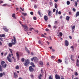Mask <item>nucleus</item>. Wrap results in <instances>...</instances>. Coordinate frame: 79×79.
I'll return each instance as SVG.
<instances>
[{
    "mask_svg": "<svg viewBox=\"0 0 79 79\" xmlns=\"http://www.w3.org/2000/svg\"><path fill=\"white\" fill-rule=\"evenodd\" d=\"M31 66H33V67H35V65H34V63H33V62L31 63Z\"/></svg>",
    "mask_w": 79,
    "mask_h": 79,
    "instance_id": "nucleus-23",
    "label": "nucleus"
},
{
    "mask_svg": "<svg viewBox=\"0 0 79 79\" xmlns=\"http://www.w3.org/2000/svg\"><path fill=\"white\" fill-rule=\"evenodd\" d=\"M71 12H69V15H71Z\"/></svg>",
    "mask_w": 79,
    "mask_h": 79,
    "instance_id": "nucleus-63",
    "label": "nucleus"
},
{
    "mask_svg": "<svg viewBox=\"0 0 79 79\" xmlns=\"http://www.w3.org/2000/svg\"><path fill=\"white\" fill-rule=\"evenodd\" d=\"M16 55L18 59L19 60V52H16Z\"/></svg>",
    "mask_w": 79,
    "mask_h": 79,
    "instance_id": "nucleus-13",
    "label": "nucleus"
},
{
    "mask_svg": "<svg viewBox=\"0 0 79 79\" xmlns=\"http://www.w3.org/2000/svg\"><path fill=\"white\" fill-rule=\"evenodd\" d=\"M69 18H70V17H69L67 16L66 17V20L67 21H69Z\"/></svg>",
    "mask_w": 79,
    "mask_h": 79,
    "instance_id": "nucleus-22",
    "label": "nucleus"
},
{
    "mask_svg": "<svg viewBox=\"0 0 79 79\" xmlns=\"http://www.w3.org/2000/svg\"><path fill=\"white\" fill-rule=\"evenodd\" d=\"M11 54H9V55L7 56V58L8 60V61L10 62V63H11L12 62V61L11 60V59L10 58V57H11Z\"/></svg>",
    "mask_w": 79,
    "mask_h": 79,
    "instance_id": "nucleus-3",
    "label": "nucleus"
},
{
    "mask_svg": "<svg viewBox=\"0 0 79 79\" xmlns=\"http://www.w3.org/2000/svg\"><path fill=\"white\" fill-rule=\"evenodd\" d=\"M52 12L51 11H48V16L49 17H52Z\"/></svg>",
    "mask_w": 79,
    "mask_h": 79,
    "instance_id": "nucleus-8",
    "label": "nucleus"
},
{
    "mask_svg": "<svg viewBox=\"0 0 79 79\" xmlns=\"http://www.w3.org/2000/svg\"><path fill=\"white\" fill-rule=\"evenodd\" d=\"M79 16V12L77 11L76 13V17H77V16Z\"/></svg>",
    "mask_w": 79,
    "mask_h": 79,
    "instance_id": "nucleus-18",
    "label": "nucleus"
},
{
    "mask_svg": "<svg viewBox=\"0 0 79 79\" xmlns=\"http://www.w3.org/2000/svg\"><path fill=\"white\" fill-rule=\"evenodd\" d=\"M76 65L77 66H78V67L79 66V64H78V63H76Z\"/></svg>",
    "mask_w": 79,
    "mask_h": 79,
    "instance_id": "nucleus-50",
    "label": "nucleus"
},
{
    "mask_svg": "<svg viewBox=\"0 0 79 79\" xmlns=\"http://www.w3.org/2000/svg\"><path fill=\"white\" fill-rule=\"evenodd\" d=\"M8 54V52H6L5 53V54H4V56H6Z\"/></svg>",
    "mask_w": 79,
    "mask_h": 79,
    "instance_id": "nucleus-57",
    "label": "nucleus"
},
{
    "mask_svg": "<svg viewBox=\"0 0 79 79\" xmlns=\"http://www.w3.org/2000/svg\"><path fill=\"white\" fill-rule=\"evenodd\" d=\"M79 59H77V63H78V62H79Z\"/></svg>",
    "mask_w": 79,
    "mask_h": 79,
    "instance_id": "nucleus-64",
    "label": "nucleus"
},
{
    "mask_svg": "<svg viewBox=\"0 0 79 79\" xmlns=\"http://www.w3.org/2000/svg\"><path fill=\"white\" fill-rule=\"evenodd\" d=\"M14 76L15 78H16V77H18V74H17L16 72L14 73Z\"/></svg>",
    "mask_w": 79,
    "mask_h": 79,
    "instance_id": "nucleus-10",
    "label": "nucleus"
},
{
    "mask_svg": "<svg viewBox=\"0 0 79 79\" xmlns=\"http://www.w3.org/2000/svg\"><path fill=\"white\" fill-rule=\"evenodd\" d=\"M21 61L23 62H24V58H22L21 59Z\"/></svg>",
    "mask_w": 79,
    "mask_h": 79,
    "instance_id": "nucleus-37",
    "label": "nucleus"
},
{
    "mask_svg": "<svg viewBox=\"0 0 79 79\" xmlns=\"http://www.w3.org/2000/svg\"><path fill=\"white\" fill-rule=\"evenodd\" d=\"M7 5V4H3L2 6H6V5Z\"/></svg>",
    "mask_w": 79,
    "mask_h": 79,
    "instance_id": "nucleus-53",
    "label": "nucleus"
},
{
    "mask_svg": "<svg viewBox=\"0 0 79 79\" xmlns=\"http://www.w3.org/2000/svg\"><path fill=\"white\" fill-rule=\"evenodd\" d=\"M9 50L10 51L11 53H13V50H12L11 49H9Z\"/></svg>",
    "mask_w": 79,
    "mask_h": 79,
    "instance_id": "nucleus-29",
    "label": "nucleus"
},
{
    "mask_svg": "<svg viewBox=\"0 0 79 79\" xmlns=\"http://www.w3.org/2000/svg\"><path fill=\"white\" fill-rule=\"evenodd\" d=\"M45 31H49V29H48V28H46L45 29Z\"/></svg>",
    "mask_w": 79,
    "mask_h": 79,
    "instance_id": "nucleus-55",
    "label": "nucleus"
},
{
    "mask_svg": "<svg viewBox=\"0 0 79 79\" xmlns=\"http://www.w3.org/2000/svg\"><path fill=\"white\" fill-rule=\"evenodd\" d=\"M44 19L45 21H47V20L48 19V17L47 16V15H45L44 16Z\"/></svg>",
    "mask_w": 79,
    "mask_h": 79,
    "instance_id": "nucleus-12",
    "label": "nucleus"
},
{
    "mask_svg": "<svg viewBox=\"0 0 79 79\" xmlns=\"http://www.w3.org/2000/svg\"><path fill=\"white\" fill-rule=\"evenodd\" d=\"M70 48H72V50H73V51H74V47H73V46H71Z\"/></svg>",
    "mask_w": 79,
    "mask_h": 79,
    "instance_id": "nucleus-34",
    "label": "nucleus"
},
{
    "mask_svg": "<svg viewBox=\"0 0 79 79\" xmlns=\"http://www.w3.org/2000/svg\"><path fill=\"white\" fill-rule=\"evenodd\" d=\"M38 43L39 44H41V42H40V40H39V41H38Z\"/></svg>",
    "mask_w": 79,
    "mask_h": 79,
    "instance_id": "nucleus-52",
    "label": "nucleus"
},
{
    "mask_svg": "<svg viewBox=\"0 0 79 79\" xmlns=\"http://www.w3.org/2000/svg\"><path fill=\"white\" fill-rule=\"evenodd\" d=\"M3 76V73H0V77H2Z\"/></svg>",
    "mask_w": 79,
    "mask_h": 79,
    "instance_id": "nucleus-33",
    "label": "nucleus"
},
{
    "mask_svg": "<svg viewBox=\"0 0 79 79\" xmlns=\"http://www.w3.org/2000/svg\"><path fill=\"white\" fill-rule=\"evenodd\" d=\"M61 11H59L58 14L59 15H61Z\"/></svg>",
    "mask_w": 79,
    "mask_h": 79,
    "instance_id": "nucleus-51",
    "label": "nucleus"
},
{
    "mask_svg": "<svg viewBox=\"0 0 79 79\" xmlns=\"http://www.w3.org/2000/svg\"><path fill=\"white\" fill-rule=\"evenodd\" d=\"M15 15H16V14H13L12 15V17L14 18H15V19H16V16H15Z\"/></svg>",
    "mask_w": 79,
    "mask_h": 79,
    "instance_id": "nucleus-20",
    "label": "nucleus"
},
{
    "mask_svg": "<svg viewBox=\"0 0 79 79\" xmlns=\"http://www.w3.org/2000/svg\"><path fill=\"white\" fill-rule=\"evenodd\" d=\"M22 14L23 15H24V16H27V14L26 13H22Z\"/></svg>",
    "mask_w": 79,
    "mask_h": 79,
    "instance_id": "nucleus-41",
    "label": "nucleus"
},
{
    "mask_svg": "<svg viewBox=\"0 0 79 79\" xmlns=\"http://www.w3.org/2000/svg\"><path fill=\"white\" fill-rule=\"evenodd\" d=\"M13 39H12L11 40V43H12V41H13V43H15V45L16 44V38L15 37V36H13Z\"/></svg>",
    "mask_w": 79,
    "mask_h": 79,
    "instance_id": "nucleus-7",
    "label": "nucleus"
},
{
    "mask_svg": "<svg viewBox=\"0 0 79 79\" xmlns=\"http://www.w3.org/2000/svg\"><path fill=\"white\" fill-rule=\"evenodd\" d=\"M55 8H56V9L57 8V7H58V5L56 3L55 4Z\"/></svg>",
    "mask_w": 79,
    "mask_h": 79,
    "instance_id": "nucleus-27",
    "label": "nucleus"
},
{
    "mask_svg": "<svg viewBox=\"0 0 79 79\" xmlns=\"http://www.w3.org/2000/svg\"><path fill=\"white\" fill-rule=\"evenodd\" d=\"M21 18L22 19H24V20H25V18H24V17H23V16H21Z\"/></svg>",
    "mask_w": 79,
    "mask_h": 79,
    "instance_id": "nucleus-39",
    "label": "nucleus"
},
{
    "mask_svg": "<svg viewBox=\"0 0 79 79\" xmlns=\"http://www.w3.org/2000/svg\"><path fill=\"white\" fill-rule=\"evenodd\" d=\"M23 26V28L24 29H28V27H27V26L26 25H22Z\"/></svg>",
    "mask_w": 79,
    "mask_h": 79,
    "instance_id": "nucleus-17",
    "label": "nucleus"
},
{
    "mask_svg": "<svg viewBox=\"0 0 79 79\" xmlns=\"http://www.w3.org/2000/svg\"><path fill=\"white\" fill-rule=\"evenodd\" d=\"M67 5H69L70 4V2L69 1H67Z\"/></svg>",
    "mask_w": 79,
    "mask_h": 79,
    "instance_id": "nucleus-30",
    "label": "nucleus"
},
{
    "mask_svg": "<svg viewBox=\"0 0 79 79\" xmlns=\"http://www.w3.org/2000/svg\"><path fill=\"white\" fill-rule=\"evenodd\" d=\"M0 40L1 41H2V42H3V38H0Z\"/></svg>",
    "mask_w": 79,
    "mask_h": 79,
    "instance_id": "nucleus-60",
    "label": "nucleus"
},
{
    "mask_svg": "<svg viewBox=\"0 0 79 79\" xmlns=\"http://www.w3.org/2000/svg\"><path fill=\"white\" fill-rule=\"evenodd\" d=\"M16 69H19V66L18 65H17L15 67Z\"/></svg>",
    "mask_w": 79,
    "mask_h": 79,
    "instance_id": "nucleus-38",
    "label": "nucleus"
},
{
    "mask_svg": "<svg viewBox=\"0 0 79 79\" xmlns=\"http://www.w3.org/2000/svg\"><path fill=\"white\" fill-rule=\"evenodd\" d=\"M59 35L60 36H63V33L61 32H60L59 33Z\"/></svg>",
    "mask_w": 79,
    "mask_h": 79,
    "instance_id": "nucleus-31",
    "label": "nucleus"
},
{
    "mask_svg": "<svg viewBox=\"0 0 79 79\" xmlns=\"http://www.w3.org/2000/svg\"><path fill=\"white\" fill-rule=\"evenodd\" d=\"M34 7L35 8H37V6L36 5H35L34 6Z\"/></svg>",
    "mask_w": 79,
    "mask_h": 79,
    "instance_id": "nucleus-48",
    "label": "nucleus"
},
{
    "mask_svg": "<svg viewBox=\"0 0 79 79\" xmlns=\"http://www.w3.org/2000/svg\"><path fill=\"white\" fill-rule=\"evenodd\" d=\"M31 60L32 61H34L35 63H37L38 62V61H39V60H38V58L37 57H33L31 59Z\"/></svg>",
    "mask_w": 79,
    "mask_h": 79,
    "instance_id": "nucleus-1",
    "label": "nucleus"
},
{
    "mask_svg": "<svg viewBox=\"0 0 79 79\" xmlns=\"http://www.w3.org/2000/svg\"><path fill=\"white\" fill-rule=\"evenodd\" d=\"M33 19L34 20H37V18L36 17H35L33 18Z\"/></svg>",
    "mask_w": 79,
    "mask_h": 79,
    "instance_id": "nucleus-44",
    "label": "nucleus"
},
{
    "mask_svg": "<svg viewBox=\"0 0 79 79\" xmlns=\"http://www.w3.org/2000/svg\"><path fill=\"white\" fill-rule=\"evenodd\" d=\"M33 28H31V27H30L29 29L30 31H32V29H33Z\"/></svg>",
    "mask_w": 79,
    "mask_h": 79,
    "instance_id": "nucleus-58",
    "label": "nucleus"
},
{
    "mask_svg": "<svg viewBox=\"0 0 79 79\" xmlns=\"http://www.w3.org/2000/svg\"><path fill=\"white\" fill-rule=\"evenodd\" d=\"M55 78L56 79H60V75H58L56 74L55 75Z\"/></svg>",
    "mask_w": 79,
    "mask_h": 79,
    "instance_id": "nucleus-14",
    "label": "nucleus"
},
{
    "mask_svg": "<svg viewBox=\"0 0 79 79\" xmlns=\"http://www.w3.org/2000/svg\"><path fill=\"white\" fill-rule=\"evenodd\" d=\"M49 79H53V78H52V76H50L49 77Z\"/></svg>",
    "mask_w": 79,
    "mask_h": 79,
    "instance_id": "nucleus-54",
    "label": "nucleus"
},
{
    "mask_svg": "<svg viewBox=\"0 0 79 79\" xmlns=\"http://www.w3.org/2000/svg\"><path fill=\"white\" fill-rule=\"evenodd\" d=\"M74 56L73 55H71L70 56V59L72 61L74 62V61H75V59L73 58V57H74Z\"/></svg>",
    "mask_w": 79,
    "mask_h": 79,
    "instance_id": "nucleus-5",
    "label": "nucleus"
},
{
    "mask_svg": "<svg viewBox=\"0 0 79 79\" xmlns=\"http://www.w3.org/2000/svg\"><path fill=\"white\" fill-rule=\"evenodd\" d=\"M53 29H56L57 28V27L56 26H54L53 27Z\"/></svg>",
    "mask_w": 79,
    "mask_h": 79,
    "instance_id": "nucleus-43",
    "label": "nucleus"
},
{
    "mask_svg": "<svg viewBox=\"0 0 79 79\" xmlns=\"http://www.w3.org/2000/svg\"><path fill=\"white\" fill-rule=\"evenodd\" d=\"M41 37H45V36L44 34H42L41 35Z\"/></svg>",
    "mask_w": 79,
    "mask_h": 79,
    "instance_id": "nucleus-49",
    "label": "nucleus"
},
{
    "mask_svg": "<svg viewBox=\"0 0 79 79\" xmlns=\"http://www.w3.org/2000/svg\"><path fill=\"white\" fill-rule=\"evenodd\" d=\"M29 61V59H27V60L25 61L24 63V65L25 66H27V65H28V64H29V63H30Z\"/></svg>",
    "mask_w": 79,
    "mask_h": 79,
    "instance_id": "nucleus-2",
    "label": "nucleus"
},
{
    "mask_svg": "<svg viewBox=\"0 0 79 79\" xmlns=\"http://www.w3.org/2000/svg\"><path fill=\"white\" fill-rule=\"evenodd\" d=\"M73 11L75 12V11H76V9L74 8H73Z\"/></svg>",
    "mask_w": 79,
    "mask_h": 79,
    "instance_id": "nucleus-47",
    "label": "nucleus"
},
{
    "mask_svg": "<svg viewBox=\"0 0 79 79\" xmlns=\"http://www.w3.org/2000/svg\"><path fill=\"white\" fill-rule=\"evenodd\" d=\"M5 37V35L4 34L1 35V37Z\"/></svg>",
    "mask_w": 79,
    "mask_h": 79,
    "instance_id": "nucleus-25",
    "label": "nucleus"
},
{
    "mask_svg": "<svg viewBox=\"0 0 79 79\" xmlns=\"http://www.w3.org/2000/svg\"><path fill=\"white\" fill-rule=\"evenodd\" d=\"M1 0H0V1ZM3 3V2L2 1H0V4H1V3Z\"/></svg>",
    "mask_w": 79,
    "mask_h": 79,
    "instance_id": "nucleus-61",
    "label": "nucleus"
},
{
    "mask_svg": "<svg viewBox=\"0 0 79 79\" xmlns=\"http://www.w3.org/2000/svg\"><path fill=\"white\" fill-rule=\"evenodd\" d=\"M55 58V56H52L51 57V58H52V59H53V58Z\"/></svg>",
    "mask_w": 79,
    "mask_h": 79,
    "instance_id": "nucleus-42",
    "label": "nucleus"
},
{
    "mask_svg": "<svg viewBox=\"0 0 79 79\" xmlns=\"http://www.w3.org/2000/svg\"><path fill=\"white\" fill-rule=\"evenodd\" d=\"M55 11H56V9H53V12H55Z\"/></svg>",
    "mask_w": 79,
    "mask_h": 79,
    "instance_id": "nucleus-56",
    "label": "nucleus"
},
{
    "mask_svg": "<svg viewBox=\"0 0 79 79\" xmlns=\"http://www.w3.org/2000/svg\"><path fill=\"white\" fill-rule=\"evenodd\" d=\"M25 49L26 51H27V52L28 53H30V51L28 50V49H27V48L26 47H25Z\"/></svg>",
    "mask_w": 79,
    "mask_h": 79,
    "instance_id": "nucleus-16",
    "label": "nucleus"
},
{
    "mask_svg": "<svg viewBox=\"0 0 79 79\" xmlns=\"http://www.w3.org/2000/svg\"><path fill=\"white\" fill-rule=\"evenodd\" d=\"M30 14L31 15H33V12H30Z\"/></svg>",
    "mask_w": 79,
    "mask_h": 79,
    "instance_id": "nucleus-59",
    "label": "nucleus"
},
{
    "mask_svg": "<svg viewBox=\"0 0 79 79\" xmlns=\"http://www.w3.org/2000/svg\"><path fill=\"white\" fill-rule=\"evenodd\" d=\"M3 30H4L6 32H8V29L6 28V27H4L3 28Z\"/></svg>",
    "mask_w": 79,
    "mask_h": 79,
    "instance_id": "nucleus-11",
    "label": "nucleus"
},
{
    "mask_svg": "<svg viewBox=\"0 0 79 79\" xmlns=\"http://www.w3.org/2000/svg\"><path fill=\"white\" fill-rule=\"evenodd\" d=\"M69 38L70 39H72V37L71 36H69Z\"/></svg>",
    "mask_w": 79,
    "mask_h": 79,
    "instance_id": "nucleus-62",
    "label": "nucleus"
},
{
    "mask_svg": "<svg viewBox=\"0 0 79 79\" xmlns=\"http://www.w3.org/2000/svg\"><path fill=\"white\" fill-rule=\"evenodd\" d=\"M5 63V62L4 61H2L1 62V65H2V64H4Z\"/></svg>",
    "mask_w": 79,
    "mask_h": 79,
    "instance_id": "nucleus-24",
    "label": "nucleus"
},
{
    "mask_svg": "<svg viewBox=\"0 0 79 79\" xmlns=\"http://www.w3.org/2000/svg\"><path fill=\"white\" fill-rule=\"evenodd\" d=\"M58 61H59L60 63H61V62H62V60H60V59H59L58 60Z\"/></svg>",
    "mask_w": 79,
    "mask_h": 79,
    "instance_id": "nucleus-36",
    "label": "nucleus"
},
{
    "mask_svg": "<svg viewBox=\"0 0 79 79\" xmlns=\"http://www.w3.org/2000/svg\"><path fill=\"white\" fill-rule=\"evenodd\" d=\"M2 69H3L2 66L1 65H0V71H1V72H2V71H3V70Z\"/></svg>",
    "mask_w": 79,
    "mask_h": 79,
    "instance_id": "nucleus-21",
    "label": "nucleus"
},
{
    "mask_svg": "<svg viewBox=\"0 0 79 79\" xmlns=\"http://www.w3.org/2000/svg\"><path fill=\"white\" fill-rule=\"evenodd\" d=\"M30 76H31V77L32 78H33L34 77V75H33L32 74H31Z\"/></svg>",
    "mask_w": 79,
    "mask_h": 79,
    "instance_id": "nucleus-46",
    "label": "nucleus"
},
{
    "mask_svg": "<svg viewBox=\"0 0 79 79\" xmlns=\"http://www.w3.org/2000/svg\"><path fill=\"white\" fill-rule=\"evenodd\" d=\"M34 69L32 68V67L30 66L29 67V71L30 72H32L34 71Z\"/></svg>",
    "mask_w": 79,
    "mask_h": 79,
    "instance_id": "nucleus-9",
    "label": "nucleus"
},
{
    "mask_svg": "<svg viewBox=\"0 0 79 79\" xmlns=\"http://www.w3.org/2000/svg\"><path fill=\"white\" fill-rule=\"evenodd\" d=\"M6 64H2V67H3L4 68H5L6 67Z\"/></svg>",
    "mask_w": 79,
    "mask_h": 79,
    "instance_id": "nucleus-15",
    "label": "nucleus"
},
{
    "mask_svg": "<svg viewBox=\"0 0 79 79\" xmlns=\"http://www.w3.org/2000/svg\"><path fill=\"white\" fill-rule=\"evenodd\" d=\"M65 44L66 47H68L69 45V42L68 41L66 40L65 41Z\"/></svg>",
    "mask_w": 79,
    "mask_h": 79,
    "instance_id": "nucleus-6",
    "label": "nucleus"
},
{
    "mask_svg": "<svg viewBox=\"0 0 79 79\" xmlns=\"http://www.w3.org/2000/svg\"><path fill=\"white\" fill-rule=\"evenodd\" d=\"M38 14L40 15V16H41V14H40V11H38Z\"/></svg>",
    "mask_w": 79,
    "mask_h": 79,
    "instance_id": "nucleus-45",
    "label": "nucleus"
},
{
    "mask_svg": "<svg viewBox=\"0 0 79 79\" xmlns=\"http://www.w3.org/2000/svg\"><path fill=\"white\" fill-rule=\"evenodd\" d=\"M13 45H15V43H13V41H12V43H9L8 44L9 47H12Z\"/></svg>",
    "mask_w": 79,
    "mask_h": 79,
    "instance_id": "nucleus-4",
    "label": "nucleus"
},
{
    "mask_svg": "<svg viewBox=\"0 0 79 79\" xmlns=\"http://www.w3.org/2000/svg\"><path fill=\"white\" fill-rule=\"evenodd\" d=\"M39 64L40 65H42L43 64H44V63H43V62H39Z\"/></svg>",
    "mask_w": 79,
    "mask_h": 79,
    "instance_id": "nucleus-26",
    "label": "nucleus"
},
{
    "mask_svg": "<svg viewBox=\"0 0 79 79\" xmlns=\"http://www.w3.org/2000/svg\"><path fill=\"white\" fill-rule=\"evenodd\" d=\"M74 29H75V26L74 25L72 27V30H73Z\"/></svg>",
    "mask_w": 79,
    "mask_h": 79,
    "instance_id": "nucleus-32",
    "label": "nucleus"
},
{
    "mask_svg": "<svg viewBox=\"0 0 79 79\" xmlns=\"http://www.w3.org/2000/svg\"><path fill=\"white\" fill-rule=\"evenodd\" d=\"M77 6V2H75V5L74 6Z\"/></svg>",
    "mask_w": 79,
    "mask_h": 79,
    "instance_id": "nucleus-28",
    "label": "nucleus"
},
{
    "mask_svg": "<svg viewBox=\"0 0 79 79\" xmlns=\"http://www.w3.org/2000/svg\"><path fill=\"white\" fill-rule=\"evenodd\" d=\"M42 77V74H40V75L38 76V78L39 79H41V77Z\"/></svg>",
    "mask_w": 79,
    "mask_h": 79,
    "instance_id": "nucleus-19",
    "label": "nucleus"
},
{
    "mask_svg": "<svg viewBox=\"0 0 79 79\" xmlns=\"http://www.w3.org/2000/svg\"><path fill=\"white\" fill-rule=\"evenodd\" d=\"M58 10L57 9L56 10V15H58Z\"/></svg>",
    "mask_w": 79,
    "mask_h": 79,
    "instance_id": "nucleus-35",
    "label": "nucleus"
},
{
    "mask_svg": "<svg viewBox=\"0 0 79 79\" xmlns=\"http://www.w3.org/2000/svg\"><path fill=\"white\" fill-rule=\"evenodd\" d=\"M75 75V76H78V73H77V72H76Z\"/></svg>",
    "mask_w": 79,
    "mask_h": 79,
    "instance_id": "nucleus-40",
    "label": "nucleus"
}]
</instances>
